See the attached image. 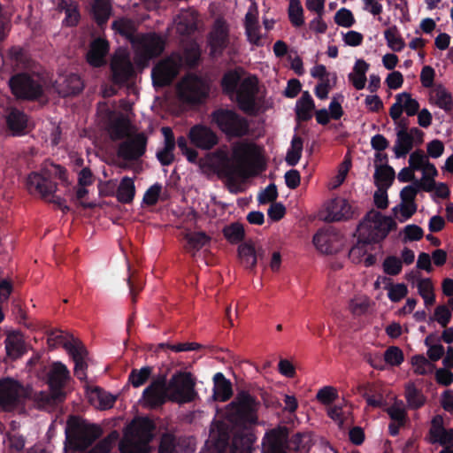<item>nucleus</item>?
Returning a JSON list of instances; mask_svg holds the SVG:
<instances>
[{"mask_svg": "<svg viewBox=\"0 0 453 453\" xmlns=\"http://www.w3.org/2000/svg\"><path fill=\"white\" fill-rule=\"evenodd\" d=\"M369 69V64L363 59H357L353 67V72L349 73L348 78L353 87L361 90L365 87L367 81L366 73Z\"/></svg>", "mask_w": 453, "mask_h": 453, "instance_id": "nucleus-33", "label": "nucleus"}, {"mask_svg": "<svg viewBox=\"0 0 453 453\" xmlns=\"http://www.w3.org/2000/svg\"><path fill=\"white\" fill-rule=\"evenodd\" d=\"M225 238L231 243H237L243 240L245 231L242 224L232 223L223 228Z\"/></svg>", "mask_w": 453, "mask_h": 453, "instance_id": "nucleus-49", "label": "nucleus"}, {"mask_svg": "<svg viewBox=\"0 0 453 453\" xmlns=\"http://www.w3.org/2000/svg\"><path fill=\"white\" fill-rule=\"evenodd\" d=\"M291 445L296 453H308L311 446V436L298 434L292 438Z\"/></svg>", "mask_w": 453, "mask_h": 453, "instance_id": "nucleus-57", "label": "nucleus"}, {"mask_svg": "<svg viewBox=\"0 0 453 453\" xmlns=\"http://www.w3.org/2000/svg\"><path fill=\"white\" fill-rule=\"evenodd\" d=\"M186 239L188 246L196 251L208 244L211 240V238L203 232L188 233L186 234Z\"/></svg>", "mask_w": 453, "mask_h": 453, "instance_id": "nucleus-52", "label": "nucleus"}, {"mask_svg": "<svg viewBox=\"0 0 453 453\" xmlns=\"http://www.w3.org/2000/svg\"><path fill=\"white\" fill-rule=\"evenodd\" d=\"M211 55L221 56L229 44V27L226 21L219 18L214 21L208 35Z\"/></svg>", "mask_w": 453, "mask_h": 453, "instance_id": "nucleus-18", "label": "nucleus"}, {"mask_svg": "<svg viewBox=\"0 0 453 453\" xmlns=\"http://www.w3.org/2000/svg\"><path fill=\"white\" fill-rule=\"evenodd\" d=\"M288 15L293 27H300L304 24L303 9L300 0L289 1Z\"/></svg>", "mask_w": 453, "mask_h": 453, "instance_id": "nucleus-46", "label": "nucleus"}, {"mask_svg": "<svg viewBox=\"0 0 453 453\" xmlns=\"http://www.w3.org/2000/svg\"><path fill=\"white\" fill-rule=\"evenodd\" d=\"M128 124L124 119H118L110 126V134L113 141L121 140L127 135Z\"/></svg>", "mask_w": 453, "mask_h": 453, "instance_id": "nucleus-55", "label": "nucleus"}, {"mask_svg": "<svg viewBox=\"0 0 453 453\" xmlns=\"http://www.w3.org/2000/svg\"><path fill=\"white\" fill-rule=\"evenodd\" d=\"M111 81L116 85H123L128 81L134 73V68L129 60L113 58L111 65Z\"/></svg>", "mask_w": 453, "mask_h": 453, "instance_id": "nucleus-26", "label": "nucleus"}, {"mask_svg": "<svg viewBox=\"0 0 453 453\" xmlns=\"http://www.w3.org/2000/svg\"><path fill=\"white\" fill-rule=\"evenodd\" d=\"M441 417L434 418L429 432L430 440L433 443H439L444 447H453V428H445L441 426Z\"/></svg>", "mask_w": 453, "mask_h": 453, "instance_id": "nucleus-27", "label": "nucleus"}, {"mask_svg": "<svg viewBox=\"0 0 453 453\" xmlns=\"http://www.w3.org/2000/svg\"><path fill=\"white\" fill-rule=\"evenodd\" d=\"M94 19L100 27L107 23L111 15V7L104 0H95L92 5Z\"/></svg>", "mask_w": 453, "mask_h": 453, "instance_id": "nucleus-44", "label": "nucleus"}, {"mask_svg": "<svg viewBox=\"0 0 453 453\" xmlns=\"http://www.w3.org/2000/svg\"><path fill=\"white\" fill-rule=\"evenodd\" d=\"M56 180L61 183L67 182L66 169L50 160H46L42 165L39 173H31L27 180V188L32 195H41L46 196L53 194L57 189Z\"/></svg>", "mask_w": 453, "mask_h": 453, "instance_id": "nucleus-3", "label": "nucleus"}, {"mask_svg": "<svg viewBox=\"0 0 453 453\" xmlns=\"http://www.w3.org/2000/svg\"><path fill=\"white\" fill-rule=\"evenodd\" d=\"M147 143L148 137L144 133L130 135L119 143L117 155L126 161H136L145 154Z\"/></svg>", "mask_w": 453, "mask_h": 453, "instance_id": "nucleus-15", "label": "nucleus"}, {"mask_svg": "<svg viewBox=\"0 0 453 453\" xmlns=\"http://www.w3.org/2000/svg\"><path fill=\"white\" fill-rule=\"evenodd\" d=\"M178 96L180 101L190 105L202 104L208 96L206 82L196 74H188L179 82Z\"/></svg>", "mask_w": 453, "mask_h": 453, "instance_id": "nucleus-9", "label": "nucleus"}, {"mask_svg": "<svg viewBox=\"0 0 453 453\" xmlns=\"http://www.w3.org/2000/svg\"><path fill=\"white\" fill-rule=\"evenodd\" d=\"M190 142L198 149L209 150L219 143L217 134L203 124L193 126L188 134Z\"/></svg>", "mask_w": 453, "mask_h": 453, "instance_id": "nucleus-19", "label": "nucleus"}, {"mask_svg": "<svg viewBox=\"0 0 453 453\" xmlns=\"http://www.w3.org/2000/svg\"><path fill=\"white\" fill-rule=\"evenodd\" d=\"M175 146L176 142H172L168 139L167 141H165L164 148L157 151L156 157L163 166H168L174 161L175 157L173 150Z\"/></svg>", "mask_w": 453, "mask_h": 453, "instance_id": "nucleus-48", "label": "nucleus"}, {"mask_svg": "<svg viewBox=\"0 0 453 453\" xmlns=\"http://www.w3.org/2000/svg\"><path fill=\"white\" fill-rule=\"evenodd\" d=\"M9 86L19 99L35 101L43 96L44 89L39 76L19 73L11 77Z\"/></svg>", "mask_w": 453, "mask_h": 453, "instance_id": "nucleus-8", "label": "nucleus"}, {"mask_svg": "<svg viewBox=\"0 0 453 453\" xmlns=\"http://www.w3.org/2000/svg\"><path fill=\"white\" fill-rule=\"evenodd\" d=\"M392 421L397 422L400 425H405L407 421L406 407L403 401L395 400L394 403L387 409Z\"/></svg>", "mask_w": 453, "mask_h": 453, "instance_id": "nucleus-47", "label": "nucleus"}, {"mask_svg": "<svg viewBox=\"0 0 453 453\" xmlns=\"http://www.w3.org/2000/svg\"><path fill=\"white\" fill-rule=\"evenodd\" d=\"M5 349L10 357L16 359L21 357L26 352L22 336L17 332L10 333L5 340Z\"/></svg>", "mask_w": 453, "mask_h": 453, "instance_id": "nucleus-36", "label": "nucleus"}, {"mask_svg": "<svg viewBox=\"0 0 453 453\" xmlns=\"http://www.w3.org/2000/svg\"><path fill=\"white\" fill-rule=\"evenodd\" d=\"M28 396L27 389L12 379L0 380V406L12 410L19 405Z\"/></svg>", "mask_w": 453, "mask_h": 453, "instance_id": "nucleus-13", "label": "nucleus"}, {"mask_svg": "<svg viewBox=\"0 0 453 453\" xmlns=\"http://www.w3.org/2000/svg\"><path fill=\"white\" fill-rule=\"evenodd\" d=\"M151 374V368L150 366L142 367L139 370H133L129 375V382L134 388H139L143 385Z\"/></svg>", "mask_w": 453, "mask_h": 453, "instance_id": "nucleus-56", "label": "nucleus"}, {"mask_svg": "<svg viewBox=\"0 0 453 453\" xmlns=\"http://www.w3.org/2000/svg\"><path fill=\"white\" fill-rule=\"evenodd\" d=\"M355 211L349 200H327L319 211V218L324 221H340L350 219Z\"/></svg>", "mask_w": 453, "mask_h": 453, "instance_id": "nucleus-17", "label": "nucleus"}, {"mask_svg": "<svg viewBox=\"0 0 453 453\" xmlns=\"http://www.w3.org/2000/svg\"><path fill=\"white\" fill-rule=\"evenodd\" d=\"M388 297L390 301L396 303L404 298L408 294L407 286L403 283H389L386 286Z\"/></svg>", "mask_w": 453, "mask_h": 453, "instance_id": "nucleus-54", "label": "nucleus"}, {"mask_svg": "<svg viewBox=\"0 0 453 453\" xmlns=\"http://www.w3.org/2000/svg\"><path fill=\"white\" fill-rule=\"evenodd\" d=\"M404 396L411 409H418L426 403V397L423 393L418 390L413 383H408L405 386Z\"/></svg>", "mask_w": 453, "mask_h": 453, "instance_id": "nucleus-40", "label": "nucleus"}, {"mask_svg": "<svg viewBox=\"0 0 453 453\" xmlns=\"http://www.w3.org/2000/svg\"><path fill=\"white\" fill-rule=\"evenodd\" d=\"M315 250L323 255H334L345 245L344 237L332 227L319 229L312 237Z\"/></svg>", "mask_w": 453, "mask_h": 453, "instance_id": "nucleus-11", "label": "nucleus"}, {"mask_svg": "<svg viewBox=\"0 0 453 453\" xmlns=\"http://www.w3.org/2000/svg\"><path fill=\"white\" fill-rule=\"evenodd\" d=\"M413 139L408 132L396 131V139L393 151L396 158H403L413 149Z\"/></svg>", "mask_w": 453, "mask_h": 453, "instance_id": "nucleus-35", "label": "nucleus"}, {"mask_svg": "<svg viewBox=\"0 0 453 453\" xmlns=\"http://www.w3.org/2000/svg\"><path fill=\"white\" fill-rule=\"evenodd\" d=\"M8 131L12 136H22L27 133L28 117L21 110L9 108L4 116Z\"/></svg>", "mask_w": 453, "mask_h": 453, "instance_id": "nucleus-24", "label": "nucleus"}, {"mask_svg": "<svg viewBox=\"0 0 453 453\" xmlns=\"http://www.w3.org/2000/svg\"><path fill=\"white\" fill-rule=\"evenodd\" d=\"M384 359L390 365H399L403 361V351L398 347H389L384 354Z\"/></svg>", "mask_w": 453, "mask_h": 453, "instance_id": "nucleus-63", "label": "nucleus"}, {"mask_svg": "<svg viewBox=\"0 0 453 453\" xmlns=\"http://www.w3.org/2000/svg\"><path fill=\"white\" fill-rule=\"evenodd\" d=\"M110 50L109 42L102 37L91 41L86 53L88 64L93 67H102L106 65V57Z\"/></svg>", "mask_w": 453, "mask_h": 453, "instance_id": "nucleus-23", "label": "nucleus"}, {"mask_svg": "<svg viewBox=\"0 0 453 453\" xmlns=\"http://www.w3.org/2000/svg\"><path fill=\"white\" fill-rule=\"evenodd\" d=\"M63 347L74 361V374L81 380H85L87 368V350L85 349L83 344L80 341L73 339L72 341L65 342L63 344Z\"/></svg>", "mask_w": 453, "mask_h": 453, "instance_id": "nucleus-21", "label": "nucleus"}, {"mask_svg": "<svg viewBox=\"0 0 453 453\" xmlns=\"http://www.w3.org/2000/svg\"><path fill=\"white\" fill-rule=\"evenodd\" d=\"M411 365L416 374L426 375L434 372V365L424 356L418 355L411 358Z\"/></svg>", "mask_w": 453, "mask_h": 453, "instance_id": "nucleus-50", "label": "nucleus"}, {"mask_svg": "<svg viewBox=\"0 0 453 453\" xmlns=\"http://www.w3.org/2000/svg\"><path fill=\"white\" fill-rule=\"evenodd\" d=\"M227 445V437L222 434L217 438V433L212 430L210 433L209 440L205 443V449L200 453H219L225 449Z\"/></svg>", "mask_w": 453, "mask_h": 453, "instance_id": "nucleus-43", "label": "nucleus"}, {"mask_svg": "<svg viewBox=\"0 0 453 453\" xmlns=\"http://www.w3.org/2000/svg\"><path fill=\"white\" fill-rule=\"evenodd\" d=\"M396 226L393 218L372 210L358 226V237L371 243H378L383 241L391 231L396 229Z\"/></svg>", "mask_w": 453, "mask_h": 453, "instance_id": "nucleus-6", "label": "nucleus"}, {"mask_svg": "<svg viewBox=\"0 0 453 453\" xmlns=\"http://www.w3.org/2000/svg\"><path fill=\"white\" fill-rule=\"evenodd\" d=\"M427 160L428 157L422 150H416L410 155L409 166L414 171H419Z\"/></svg>", "mask_w": 453, "mask_h": 453, "instance_id": "nucleus-64", "label": "nucleus"}, {"mask_svg": "<svg viewBox=\"0 0 453 453\" xmlns=\"http://www.w3.org/2000/svg\"><path fill=\"white\" fill-rule=\"evenodd\" d=\"M153 423L146 418H136L130 426L131 438L121 443L123 453H143L152 438Z\"/></svg>", "mask_w": 453, "mask_h": 453, "instance_id": "nucleus-7", "label": "nucleus"}, {"mask_svg": "<svg viewBox=\"0 0 453 453\" xmlns=\"http://www.w3.org/2000/svg\"><path fill=\"white\" fill-rule=\"evenodd\" d=\"M303 149V140L301 136L295 134L291 140L290 148L288 150L286 155V162L290 166H295L298 164Z\"/></svg>", "mask_w": 453, "mask_h": 453, "instance_id": "nucleus-39", "label": "nucleus"}, {"mask_svg": "<svg viewBox=\"0 0 453 453\" xmlns=\"http://www.w3.org/2000/svg\"><path fill=\"white\" fill-rule=\"evenodd\" d=\"M315 109V103L308 91L303 93L296 105V117L301 121H308L311 119V111Z\"/></svg>", "mask_w": 453, "mask_h": 453, "instance_id": "nucleus-37", "label": "nucleus"}, {"mask_svg": "<svg viewBox=\"0 0 453 453\" xmlns=\"http://www.w3.org/2000/svg\"><path fill=\"white\" fill-rule=\"evenodd\" d=\"M260 403L247 391L238 392L234 400L227 405L226 418L232 423L248 427L257 423Z\"/></svg>", "mask_w": 453, "mask_h": 453, "instance_id": "nucleus-5", "label": "nucleus"}, {"mask_svg": "<svg viewBox=\"0 0 453 453\" xmlns=\"http://www.w3.org/2000/svg\"><path fill=\"white\" fill-rule=\"evenodd\" d=\"M256 439L254 433L246 427L243 432L234 435L231 453H251Z\"/></svg>", "mask_w": 453, "mask_h": 453, "instance_id": "nucleus-30", "label": "nucleus"}, {"mask_svg": "<svg viewBox=\"0 0 453 453\" xmlns=\"http://www.w3.org/2000/svg\"><path fill=\"white\" fill-rule=\"evenodd\" d=\"M180 69V58L167 57L156 64L151 70L155 88H165L172 84Z\"/></svg>", "mask_w": 453, "mask_h": 453, "instance_id": "nucleus-12", "label": "nucleus"}, {"mask_svg": "<svg viewBox=\"0 0 453 453\" xmlns=\"http://www.w3.org/2000/svg\"><path fill=\"white\" fill-rule=\"evenodd\" d=\"M102 434L99 426L90 425L81 430L74 438V447L80 450L87 449Z\"/></svg>", "mask_w": 453, "mask_h": 453, "instance_id": "nucleus-31", "label": "nucleus"}, {"mask_svg": "<svg viewBox=\"0 0 453 453\" xmlns=\"http://www.w3.org/2000/svg\"><path fill=\"white\" fill-rule=\"evenodd\" d=\"M83 88L84 84L81 77L76 73H70L58 81V91L61 96L67 97L80 94Z\"/></svg>", "mask_w": 453, "mask_h": 453, "instance_id": "nucleus-28", "label": "nucleus"}, {"mask_svg": "<svg viewBox=\"0 0 453 453\" xmlns=\"http://www.w3.org/2000/svg\"><path fill=\"white\" fill-rule=\"evenodd\" d=\"M112 28L128 39L131 44L132 41H134V39L138 37V35H134V27L128 20H115L112 23Z\"/></svg>", "mask_w": 453, "mask_h": 453, "instance_id": "nucleus-53", "label": "nucleus"}, {"mask_svg": "<svg viewBox=\"0 0 453 453\" xmlns=\"http://www.w3.org/2000/svg\"><path fill=\"white\" fill-rule=\"evenodd\" d=\"M264 254L265 251L262 247H256L251 241L245 242L238 247V257L241 264L249 269H253L257 263V258L262 257Z\"/></svg>", "mask_w": 453, "mask_h": 453, "instance_id": "nucleus-25", "label": "nucleus"}, {"mask_svg": "<svg viewBox=\"0 0 453 453\" xmlns=\"http://www.w3.org/2000/svg\"><path fill=\"white\" fill-rule=\"evenodd\" d=\"M417 211V205L413 200H402V202L393 208V213L396 219L404 222L410 219Z\"/></svg>", "mask_w": 453, "mask_h": 453, "instance_id": "nucleus-45", "label": "nucleus"}, {"mask_svg": "<svg viewBox=\"0 0 453 453\" xmlns=\"http://www.w3.org/2000/svg\"><path fill=\"white\" fill-rule=\"evenodd\" d=\"M416 288L426 307L434 303L435 296L434 293V286L430 279H418Z\"/></svg>", "mask_w": 453, "mask_h": 453, "instance_id": "nucleus-41", "label": "nucleus"}, {"mask_svg": "<svg viewBox=\"0 0 453 453\" xmlns=\"http://www.w3.org/2000/svg\"><path fill=\"white\" fill-rule=\"evenodd\" d=\"M48 383L51 392V397L55 401H61L65 397L62 388L70 379L67 367L61 362L52 363L47 373Z\"/></svg>", "mask_w": 453, "mask_h": 453, "instance_id": "nucleus-16", "label": "nucleus"}, {"mask_svg": "<svg viewBox=\"0 0 453 453\" xmlns=\"http://www.w3.org/2000/svg\"><path fill=\"white\" fill-rule=\"evenodd\" d=\"M144 403L151 408L157 407L168 400V388L165 377H158L143 391Z\"/></svg>", "mask_w": 453, "mask_h": 453, "instance_id": "nucleus-22", "label": "nucleus"}, {"mask_svg": "<svg viewBox=\"0 0 453 453\" xmlns=\"http://www.w3.org/2000/svg\"><path fill=\"white\" fill-rule=\"evenodd\" d=\"M384 37L387 41L388 46L396 52L402 51L405 47V42L399 35V30L396 26H391L384 31Z\"/></svg>", "mask_w": 453, "mask_h": 453, "instance_id": "nucleus-42", "label": "nucleus"}, {"mask_svg": "<svg viewBox=\"0 0 453 453\" xmlns=\"http://www.w3.org/2000/svg\"><path fill=\"white\" fill-rule=\"evenodd\" d=\"M166 385L169 401L181 403L195 398V381L190 372H179L173 374Z\"/></svg>", "mask_w": 453, "mask_h": 453, "instance_id": "nucleus-10", "label": "nucleus"}, {"mask_svg": "<svg viewBox=\"0 0 453 453\" xmlns=\"http://www.w3.org/2000/svg\"><path fill=\"white\" fill-rule=\"evenodd\" d=\"M370 307V300L365 296H358L352 298L349 302V310L355 315L365 313Z\"/></svg>", "mask_w": 453, "mask_h": 453, "instance_id": "nucleus-59", "label": "nucleus"}, {"mask_svg": "<svg viewBox=\"0 0 453 453\" xmlns=\"http://www.w3.org/2000/svg\"><path fill=\"white\" fill-rule=\"evenodd\" d=\"M436 105L444 110L446 112H449L453 110V98L449 92L444 88H438L435 90Z\"/></svg>", "mask_w": 453, "mask_h": 453, "instance_id": "nucleus-51", "label": "nucleus"}, {"mask_svg": "<svg viewBox=\"0 0 453 453\" xmlns=\"http://www.w3.org/2000/svg\"><path fill=\"white\" fill-rule=\"evenodd\" d=\"M395 170L388 164L376 165L374 180L380 188L389 187L395 180Z\"/></svg>", "mask_w": 453, "mask_h": 453, "instance_id": "nucleus-38", "label": "nucleus"}, {"mask_svg": "<svg viewBox=\"0 0 453 453\" xmlns=\"http://www.w3.org/2000/svg\"><path fill=\"white\" fill-rule=\"evenodd\" d=\"M135 196V188L133 179L124 177L117 190V198H134Z\"/></svg>", "mask_w": 453, "mask_h": 453, "instance_id": "nucleus-58", "label": "nucleus"}, {"mask_svg": "<svg viewBox=\"0 0 453 453\" xmlns=\"http://www.w3.org/2000/svg\"><path fill=\"white\" fill-rule=\"evenodd\" d=\"M334 19L338 26L343 27H350L356 22V19L351 11L344 7L341 8L336 12Z\"/></svg>", "mask_w": 453, "mask_h": 453, "instance_id": "nucleus-60", "label": "nucleus"}, {"mask_svg": "<svg viewBox=\"0 0 453 453\" xmlns=\"http://www.w3.org/2000/svg\"><path fill=\"white\" fill-rule=\"evenodd\" d=\"M54 209H59L64 213L69 211H78L94 209L101 207V203L96 202H85L82 200H50Z\"/></svg>", "mask_w": 453, "mask_h": 453, "instance_id": "nucleus-32", "label": "nucleus"}, {"mask_svg": "<svg viewBox=\"0 0 453 453\" xmlns=\"http://www.w3.org/2000/svg\"><path fill=\"white\" fill-rule=\"evenodd\" d=\"M213 397L217 401L225 402L228 400L232 394V384L229 380L226 379L221 372L214 375Z\"/></svg>", "mask_w": 453, "mask_h": 453, "instance_id": "nucleus-34", "label": "nucleus"}, {"mask_svg": "<svg viewBox=\"0 0 453 453\" xmlns=\"http://www.w3.org/2000/svg\"><path fill=\"white\" fill-rule=\"evenodd\" d=\"M370 243L371 242L363 241L358 237L357 243L349 252V259L355 264H364L365 266L373 265L375 257L368 253L367 245Z\"/></svg>", "mask_w": 453, "mask_h": 453, "instance_id": "nucleus-29", "label": "nucleus"}, {"mask_svg": "<svg viewBox=\"0 0 453 453\" xmlns=\"http://www.w3.org/2000/svg\"><path fill=\"white\" fill-rule=\"evenodd\" d=\"M265 169L260 148L254 142H242L233 147L232 157L224 155L216 165L220 177L226 180L232 193L241 190L242 182Z\"/></svg>", "mask_w": 453, "mask_h": 453, "instance_id": "nucleus-1", "label": "nucleus"}, {"mask_svg": "<svg viewBox=\"0 0 453 453\" xmlns=\"http://www.w3.org/2000/svg\"><path fill=\"white\" fill-rule=\"evenodd\" d=\"M224 91L235 95L238 108L250 116H256L259 111L257 102L259 93L258 80L255 75H250L241 81L236 71L226 73L221 81Z\"/></svg>", "mask_w": 453, "mask_h": 453, "instance_id": "nucleus-2", "label": "nucleus"}, {"mask_svg": "<svg viewBox=\"0 0 453 453\" xmlns=\"http://www.w3.org/2000/svg\"><path fill=\"white\" fill-rule=\"evenodd\" d=\"M338 397V393L336 388H334L332 386H325L322 388H320L317 395L316 398L319 402H320L322 404L329 405L335 401V399Z\"/></svg>", "mask_w": 453, "mask_h": 453, "instance_id": "nucleus-61", "label": "nucleus"}, {"mask_svg": "<svg viewBox=\"0 0 453 453\" xmlns=\"http://www.w3.org/2000/svg\"><path fill=\"white\" fill-rule=\"evenodd\" d=\"M399 95H402L403 108L406 114L410 117L416 115L419 111L418 102L412 98L410 93L403 92Z\"/></svg>", "mask_w": 453, "mask_h": 453, "instance_id": "nucleus-62", "label": "nucleus"}, {"mask_svg": "<svg viewBox=\"0 0 453 453\" xmlns=\"http://www.w3.org/2000/svg\"><path fill=\"white\" fill-rule=\"evenodd\" d=\"M210 117L211 123L229 140L242 138L250 134L249 120L234 109L219 107Z\"/></svg>", "mask_w": 453, "mask_h": 453, "instance_id": "nucleus-4", "label": "nucleus"}, {"mask_svg": "<svg viewBox=\"0 0 453 453\" xmlns=\"http://www.w3.org/2000/svg\"><path fill=\"white\" fill-rule=\"evenodd\" d=\"M132 47L141 58L149 60L158 57L164 51L165 42L156 33L142 34L132 41Z\"/></svg>", "mask_w": 453, "mask_h": 453, "instance_id": "nucleus-14", "label": "nucleus"}, {"mask_svg": "<svg viewBox=\"0 0 453 453\" xmlns=\"http://www.w3.org/2000/svg\"><path fill=\"white\" fill-rule=\"evenodd\" d=\"M288 429L278 426L267 432L263 439L262 453H287Z\"/></svg>", "mask_w": 453, "mask_h": 453, "instance_id": "nucleus-20", "label": "nucleus"}]
</instances>
